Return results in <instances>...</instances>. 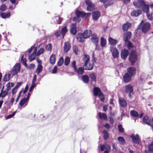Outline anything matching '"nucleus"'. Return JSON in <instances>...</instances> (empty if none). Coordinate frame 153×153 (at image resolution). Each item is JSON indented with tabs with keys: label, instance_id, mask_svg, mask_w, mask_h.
<instances>
[{
	"label": "nucleus",
	"instance_id": "obj_50",
	"mask_svg": "<svg viewBox=\"0 0 153 153\" xmlns=\"http://www.w3.org/2000/svg\"><path fill=\"white\" fill-rule=\"evenodd\" d=\"M52 46L51 44L49 43L46 45L45 46V49L48 51H51L52 49Z\"/></svg>",
	"mask_w": 153,
	"mask_h": 153
},
{
	"label": "nucleus",
	"instance_id": "obj_32",
	"mask_svg": "<svg viewBox=\"0 0 153 153\" xmlns=\"http://www.w3.org/2000/svg\"><path fill=\"white\" fill-rule=\"evenodd\" d=\"M89 77L91 81H94L95 82L96 81V76L94 73H91L89 74Z\"/></svg>",
	"mask_w": 153,
	"mask_h": 153
},
{
	"label": "nucleus",
	"instance_id": "obj_20",
	"mask_svg": "<svg viewBox=\"0 0 153 153\" xmlns=\"http://www.w3.org/2000/svg\"><path fill=\"white\" fill-rule=\"evenodd\" d=\"M132 24L131 23L127 22L126 23L124 24L122 26V29L124 31H127L129 28L131 27Z\"/></svg>",
	"mask_w": 153,
	"mask_h": 153
},
{
	"label": "nucleus",
	"instance_id": "obj_14",
	"mask_svg": "<svg viewBox=\"0 0 153 153\" xmlns=\"http://www.w3.org/2000/svg\"><path fill=\"white\" fill-rule=\"evenodd\" d=\"M142 12L140 9L134 10L132 11L131 15L133 17H137L142 14Z\"/></svg>",
	"mask_w": 153,
	"mask_h": 153
},
{
	"label": "nucleus",
	"instance_id": "obj_52",
	"mask_svg": "<svg viewBox=\"0 0 153 153\" xmlns=\"http://www.w3.org/2000/svg\"><path fill=\"white\" fill-rule=\"evenodd\" d=\"M118 128L119 131L121 132H124V129L123 128L121 124H120L118 126Z\"/></svg>",
	"mask_w": 153,
	"mask_h": 153
},
{
	"label": "nucleus",
	"instance_id": "obj_63",
	"mask_svg": "<svg viewBox=\"0 0 153 153\" xmlns=\"http://www.w3.org/2000/svg\"><path fill=\"white\" fill-rule=\"evenodd\" d=\"M85 3L88 6V7L92 6V3L89 1H85Z\"/></svg>",
	"mask_w": 153,
	"mask_h": 153
},
{
	"label": "nucleus",
	"instance_id": "obj_22",
	"mask_svg": "<svg viewBox=\"0 0 153 153\" xmlns=\"http://www.w3.org/2000/svg\"><path fill=\"white\" fill-rule=\"evenodd\" d=\"M71 48V46L69 42H65L63 48L65 52H67L69 51Z\"/></svg>",
	"mask_w": 153,
	"mask_h": 153
},
{
	"label": "nucleus",
	"instance_id": "obj_58",
	"mask_svg": "<svg viewBox=\"0 0 153 153\" xmlns=\"http://www.w3.org/2000/svg\"><path fill=\"white\" fill-rule=\"evenodd\" d=\"M7 88L6 89V91H7V92L10 91L11 89V86L10 83H8L6 85Z\"/></svg>",
	"mask_w": 153,
	"mask_h": 153
},
{
	"label": "nucleus",
	"instance_id": "obj_12",
	"mask_svg": "<svg viewBox=\"0 0 153 153\" xmlns=\"http://www.w3.org/2000/svg\"><path fill=\"white\" fill-rule=\"evenodd\" d=\"M82 33H78L76 36V39L78 42H83L85 39V38Z\"/></svg>",
	"mask_w": 153,
	"mask_h": 153
},
{
	"label": "nucleus",
	"instance_id": "obj_16",
	"mask_svg": "<svg viewBox=\"0 0 153 153\" xmlns=\"http://www.w3.org/2000/svg\"><path fill=\"white\" fill-rule=\"evenodd\" d=\"M100 15L101 13L98 11H94L92 13L93 18L95 21L98 20Z\"/></svg>",
	"mask_w": 153,
	"mask_h": 153
},
{
	"label": "nucleus",
	"instance_id": "obj_23",
	"mask_svg": "<svg viewBox=\"0 0 153 153\" xmlns=\"http://www.w3.org/2000/svg\"><path fill=\"white\" fill-rule=\"evenodd\" d=\"M83 61L85 62V66L88 64V62L90 59V56L87 54H84L82 58Z\"/></svg>",
	"mask_w": 153,
	"mask_h": 153
},
{
	"label": "nucleus",
	"instance_id": "obj_2",
	"mask_svg": "<svg viewBox=\"0 0 153 153\" xmlns=\"http://www.w3.org/2000/svg\"><path fill=\"white\" fill-rule=\"evenodd\" d=\"M140 24L141 27L142 31L144 33H147L150 28V24L147 22L144 23L143 20L141 21Z\"/></svg>",
	"mask_w": 153,
	"mask_h": 153
},
{
	"label": "nucleus",
	"instance_id": "obj_56",
	"mask_svg": "<svg viewBox=\"0 0 153 153\" xmlns=\"http://www.w3.org/2000/svg\"><path fill=\"white\" fill-rule=\"evenodd\" d=\"M16 112V111L14 112L12 114L8 115L6 117V119L10 118L13 117L15 114Z\"/></svg>",
	"mask_w": 153,
	"mask_h": 153
},
{
	"label": "nucleus",
	"instance_id": "obj_64",
	"mask_svg": "<svg viewBox=\"0 0 153 153\" xmlns=\"http://www.w3.org/2000/svg\"><path fill=\"white\" fill-rule=\"evenodd\" d=\"M29 61L31 62L32 61L34 60L35 59V57L33 56V54H31L29 57Z\"/></svg>",
	"mask_w": 153,
	"mask_h": 153
},
{
	"label": "nucleus",
	"instance_id": "obj_54",
	"mask_svg": "<svg viewBox=\"0 0 153 153\" xmlns=\"http://www.w3.org/2000/svg\"><path fill=\"white\" fill-rule=\"evenodd\" d=\"M97 59L94 56V52L92 53V59L91 60L92 63L94 64V62H96Z\"/></svg>",
	"mask_w": 153,
	"mask_h": 153
},
{
	"label": "nucleus",
	"instance_id": "obj_27",
	"mask_svg": "<svg viewBox=\"0 0 153 153\" xmlns=\"http://www.w3.org/2000/svg\"><path fill=\"white\" fill-rule=\"evenodd\" d=\"M11 14L10 12L6 13H0V16L3 19H6L9 18Z\"/></svg>",
	"mask_w": 153,
	"mask_h": 153
},
{
	"label": "nucleus",
	"instance_id": "obj_29",
	"mask_svg": "<svg viewBox=\"0 0 153 153\" xmlns=\"http://www.w3.org/2000/svg\"><path fill=\"white\" fill-rule=\"evenodd\" d=\"M84 69L83 67H79L78 68V69L76 68V71H76L78 74L82 75L84 73Z\"/></svg>",
	"mask_w": 153,
	"mask_h": 153
},
{
	"label": "nucleus",
	"instance_id": "obj_43",
	"mask_svg": "<svg viewBox=\"0 0 153 153\" xmlns=\"http://www.w3.org/2000/svg\"><path fill=\"white\" fill-rule=\"evenodd\" d=\"M146 13V14L148 19L151 21L153 20V13Z\"/></svg>",
	"mask_w": 153,
	"mask_h": 153
},
{
	"label": "nucleus",
	"instance_id": "obj_13",
	"mask_svg": "<svg viewBox=\"0 0 153 153\" xmlns=\"http://www.w3.org/2000/svg\"><path fill=\"white\" fill-rule=\"evenodd\" d=\"M129 54V51L127 49H124L123 50L121 53V57L122 59L125 60Z\"/></svg>",
	"mask_w": 153,
	"mask_h": 153
},
{
	"label": "nucleus",
	"instance_id": "obj_42",
	"mask_svg": "<svg viewBox=\"0 0 153 153\" xmlns=\"http://www.w3.org/2000/svg\"><path fill=\"white\" fill-rule=\"evenodd\" d=\"M141 30V27L140 26V24H139L137 29L135 30V35L137 36L139 35Z\"/></svg>",
	"mask_w": 153,
	"mask_h": 153
},
{
	"label": "nucleus",
	"instance_id": "obj_19",
	"mask_svg": "<svg viewBox=\"0 0 153 153\" xmlns=\"http://www.w3.org/2000/svg\"><path fill=\"white\" fill-rule=\"evenodd\" d=\"M82 34L84 36V37H85V39H86L89 38L90 36L92 35L91 31V30H85Z\"/></svg>",
	"mask_w": 153,
	"mask_h": 153
},
{
	"label": "nucleus",
	"instance_id": "obj_44",
	"mask_svg": "<svg viewBox=\"0 0 153 153\" xmlns=\"http://www.w3.org/2000/svg\"><path fill=\"white\" fill-rule=\"evenodd\" d=\"M64 62V59L62 57H61L57 63V65L58 66H61Z\"/></svg>",
	"mask_w": 153,
	"mask_h": 153
},
{
	"label": "nucleus",
	"instance_id": "obj_59",
	"mask_svg": "<svg viewBox=\"0 0 153 153\" xmlns=\"http://www.w3.org/2000/svg\"><path fill=\"white\" fill-rule=\"evenodd\" d=\"M36 84H32L29 88V91L31 92L33 90L34 88L36 86Z\"/></svg>",
	"mask_w": 153,
	"mask_h": 153
},
{
	"label": "nucleus",
	"instance_id": "obj_28",
	"mask_svg": "<svg viewBox=\"0 0 153 153\" xmlns=\"http://www.w3.org/2000/svg\"><path fill=\"white\" fill-rule=\"evenodd\" d=\"M82 79L84 83H88L89 80V77L87 75H84L82 76Z\"/></svg>",
	"mask_w": 153,
	"mask_h": 153
},
{
	"label": "nucleus",
	"instance_id": "obj_57",
	"mask_svg": "<svg viewBox=\"0 0 153 153\" xmlns=\"http://www.w3.org/2000/svg\"><path fill=\"white\" fill-rule=\"evenodd\" d=\"M100 99L102 102H104L105 100V97L103 93H101L100 95Z\"/></svg>",
	"mask_w": 153,
	"mask_h": 153
},
{
	"label": "nucleus",
	"instance_id": "obj_61",
	"mask_svg": "<svg viewBox=\"0 0 153 153\" xmlns=\"http://www.w3.org/2000/svg\"><path fill=\"white\" fill-rule=\"evenodd\" d=\"M35 67V65L34 64L31 63L30 64L29 66L27 68L29 69H33Z\"/></svg>",
	"mask_w": 153,
	"mask_h": 153
},
{
	"label": "nucleus",
	"instance_id": "obj_30",
	"mask_svg": "<svg viewBox=\"0 0 153 153\" xmlns=\"http://www.w3.org/2000/svg\"><path fill=\"white\" fill-rule=\"evenodd\" d=\"M130 114L131 116L134 117H139V114L138 112L134 110H132L130 111Z\"/></svg>",
	"mask_w": 153,
	"mask_h": 153
},
{
	"label": "nucleus",
	"instance_id": "obj_15",
	"mask_svg": "<svg viewBox=\"0 0 153 153\" xmlns=\"http://www.w3.org/2000/svg\"><path fill=\"white\" fill-rule=\"evenodd\" d=\"M94 95L95 96H98L100 97V95L101 93H102L101 92V90L100 88L97 87H94L93 90Z\"/></svg>",
	"mask_w": 153,
	"mask_h": 153
},
{
	"label": "nucleus",
	"instance_id": "obj_7",
	"mask_svg": "<svg viewBox=\"0 0 153 153\" xmlns=\"http://www.w3.org/2000/svg\"><path fill=\"white\" fill-rule=\"evenodd\" d=\"M110 51L114 58H117L119 56V52L118 50L115 47L111 46L110 48Z\"/></svg>",
	"mask_w": 153,
	"mask_h": 153
},
{
	"label": "nucleus",
	"instance_id": "obj_51",
	"mask_svg": "<svg viewBox=\"0 0 153 153\" xmlns=\"http://www.w3.org/2000/svg\"><path fill=\"white\" fill-rule=\"evenodd\" d=\"M7 9L6 5L4 4H2L0 7V10L2 12L5 11Z\"/></svg>",
	"mask_w": 153,
	"mask_h": 153
},
{
	"label": "nucleus",
	"instance_id": "obj_36",
	"mask_svg": "<svg viewBox=\"0 0 153 153\" xmlns=\"http://www.w3.org/2000/svg\"><path fill=\"white\" fill-rule=\"evenodd\" d=\"M8 94V92L5 90H1L0 93V97H4Z\"/></svg>",
	"mask_w": 153,
	"mask_h": 153
},
{
	"label": "nucleus",
	"instance_id": "obj_39",
	"mask_svg": "<svg viewBox=\"0 0 153 153\" xmlns=\"http://www.w3.org/2000/svg\"><path fill=\"white\" fill-rule=\"evenodd\" d=\"M117 140L121 144L123 145L125 143V139L123 137H119L117 138Z\"/></svg>",
	"mask_w": 153,
	"mask_h": 153
},
{
	"label": "nucleus",
	"instance_id": "obj_38",
	"mask_svg": "<svg viewBox=\"0 0 153 153\" xmlns=\"http://www.w3.org/2000/svg\"><path fill=\"white\" fill-rule=\"evenodd\" d=\"M24 56L23 55L22 56L21 60V62L25 67L27 68L28 66L26 63V59L25 58H24Z\"/></svg>",
	"mask_w": 153,
	"mask_h": 153
},
{
	"label": "nucleus",
	"instance_id": "obj_21",
	"mask_svg": "<svg viewBox=\"0 0 153 153\" xmlns=\"http://www.w3.org/2000/svg\"><path fill=\"white\" fill-rule=\"evenodd\" d=\"M94 64L92 63L89 62L88 64L86 65L85 66V64L83 65V68L85 70H91L93 68Z\"/></svg>",
	"mask_w": 153,
	"mask_h": 153
},
{
	"label": "nucleus",
	"instance_id": "obj_37",
	"mask_svg": "<svg viewBox=\"0 0 153 153\" xmlns=\"http://www.w3.org/2000/svg\"><path fill=\"white\" fill-rule=\"evenodd\" d=\"M68 31V29L67 28V27L65 26H64L62 29L61 30V34L62 35L63 37L65 35V33Z\"/></svg>",
	"mask_w": 153,
	"mask_h": 153
},
{
	"label": "nucleus",
	"instance_id": "obj_18",
	"mask_svg": "<svg viewBox=\"0 0 153 153\" xmlns=\"http://www.w3.org/2000/svg\"><path fill=\"white\" fill-rule=\"evenodd\" d=\"M132 77L131 76L129 75L127 73H126L123 76V79L124 82H129Z\"/></svg>",
	"mask_w": 153,
	"mask_h": 153
},
{
	"label": "nucleus",
	"instance_id": "obj_17",
	"mask_svg": "<svg viewBox=\"0 0 153 153\" xmlns=\"http://www.w3.org/2000/svg\"><path fill=\"white\" fill-rule=\"evenodd\" d=\"M70 32L73 35H75L77 32L76 29V25L75 23H73L71 25Z\"/></svg>",
	"mask_w": 153,
	"mask_h": 153
},
{
	"label": "nucleus",
	"instance_id": "obj_53",
	"mask_svg": "<svg viewBox=\"0 0 153 153\" xmlns=\"http://www.w3.org/2000/svg\"><path fill=\"white\" fill-rule=\"evenodd\" d=\"M73 50L74 52L76 55L78 54V48L76 45H74L73 46Z\"/></svg>",
	"mask_w": 153,
	"mask_h": 153
},
{
	"label": "nucleus",
	"instance_id": "obj_11",
	"mask_svg": "<svg viewBox=\"0 0 153 153\" xmlns=\"http://www.w3.org/2000/svg\"><path fill=\"white\" fill-rule=\"evenodd\" d=\"M131 33L130 31H127L123 35V39L125 42L129 41L131 37Z\"/></svg>",
	"mask_w": 153,
	"mask_h": 153
},
{
	"label": "nucleus",
	"instance_id": "obj_49",
	"mask_svg": "<svg viewBox=\"0 0 153 153\" xmlns=\"http://www.w3.org/2000/svg\"><path fill=\"white\" fill-rule=\"evenodd\" d=\"M27 101V100L26 99V98H24L23 99H22L19 103V104L21 106H22Z\"/></svg>",
	"mask_w": 153,
	"mask_h": 153
},
{
	"label": "nucleus",
	"instance_id": "obj_60",
	"mask_svg": "<svg viewBox=\"0 0 153 153\" xmlns=\"http://www.w3.org/2000/svg\"><path fill=\"white\" fill-rule=\"evenodd\" d=\"M71 64L72 66L74 68V71H76V61L75 60H74Z\"/></svg>",
	"mask_w": 153,
	"mask_h": 153
},
{
	"label": "nucleus",
	"instance_id": "obj_1",
	"mask_svg": "<svg viewBox=\"0 0 153 153\" xmlns=\"http://www.w3.org/2000/svg\"><path fill=\"white\" fill-rule=\"evenodd\" d=\"M133 4L136 9L141 8L144 13L149 12V5L144 0H137L133 2Z\"/></svg>",
	"mask_w": 153,
	"mask_h": 153
},
{
	"label": "nucleus",
	"instance_id": "obj_62",
	"mask_svg": "<svg viewBox=\"0 0 153 153\" xmlns=\"http://www.w3.org/2000/svg\"><path fill=\"white\" fill-rule=\"evenodd\" d=\"M57 67L56 66H55L54 67V68L53 69V70L52 71V73L53 74H54L56 73L57 72Z\"/></svg>",
	"mask_w": 153,
	"mask_h": 153
},
{
	"label": "nucleus",
	"instance_id": "obj_6",
	"mask_svg": "<svg viewBox=\"0 0 153 153\" xmlns=\"http://www.w3.org/2000/svg\"><path fill=\"white\" fill-rule=\"evenodd\" d=\"M124 90L125 92L129 94L128 96L129 98L132 97L131 93L133 91V88L132 85L129 84L126 85L124 87Z\"/></svg>",
	"mask_w": 153,
	"mask_h": 153
},
{
	"label": "nucleus",
	"instance_id": "obj_41",
	"mask_svg": "<svg viewBox=\"0 0 153 153\" xmlns=\"http://www.w3.org/2000/svg\"><path fill=\"white\" fill-rule=\"evenodd\" d=\"M102 133L103 134V138L104 140H106L107 139L109 136L108 133L107 131L105 130H104L102 131Z\"/></svg>",
	"mask_w": 153,
	"mask_h": 153
},
{
	"label": "nucleus",
	"instance_id": "obj_5",
	"mask_svg": "<svg viewBox=\"0 0 153 153\" xmlns=\"http://www.w3.org/2000/svg\"><path fill=\"white\" fill-rule=\"evenodd\" d=\"M20 67L19 63H17L15 65L11 71V74L13 76L16 74L20 71Z\"/></svg>",
	"mask_w": 153,
	"mask_h": 153
},
{
	"label": "nucleus",
	"instance_id": "obj_46",
	"mask_svg": "<svg viewBox=\"0 0 153 153\" xmlns=\"http://www.w3.org/2000/svg\"><path fill=\"white\" fill-rule=\"evenodd\" d=\"M143 123L148 125H150V123L148 122V117L147 116H145L143 118Z\"/></svg>",
	"mask_w": 153,
	"mask_h": 153
},
{
	"label": "nucleus",
	"instance_id": "obj_47",
	"mask_svg": "<svg viewBox=\"0 0 153 153\" xmlns=\"http://www.w3.org/2000/svg\"><path fill=\"white\" fill-rule=\"evenodd\" d=\"M82 18H87L91 16V13H86L85 12L83 11L82 14Z\"/></svg>",
	"mask_w": 153,
	"mask_h": 153
},
{
	"label": "nucleus",
	"instance_id": "obj_34",
	"mask_svg": "<svg viewBox=\"0 0 153 153\" xmlns=\"http://www.w3.org/2000/svg\"><path fill=\"white\" fill-rule=\"evenodd\" d=\"M42 69L43 67L42 65L41 64H38L36 71L38 75L39 74V73L42 71Z\"/></svg>",
	"mask_w": 153,
	"mask_h": 153
},
{
	"label": "nucleus",
	"instance_id": "obj_31",
	"mask_svg": "<svg viewBox=\"0 0 153 153\" xmlns=\"http://www.w3.org/2000/svg\"><path fill=\"white\" fill-rule=\"evenodd\" d=\"M125 45L128 48L129 50H131L134 47V46L131 42L130 41L125 42Z\"/></svg>",
	"mask_w": 153,
	"mask_h": 153
},
{
	"label": "nucleus",
	"instance_id": "obj_45",
	"mask_svg": "<svg viewBox=\"0 0 153 153\" xmlns=\"http://www.w3.org/2000/svg\"><path fill=\"white\" fill-rule=\"evenodd\" d=\"M83 12V11H80L78 10L76 11L75 13L77 18H79L80 16H81L82 17Z\"/></svg>",
	"mask_w": 153,
	"mask_h": 153
},
{
	"label": "nucleus",
	"instance_id": "obj_3",
	"mask_svg": "<svg viewBox=\"0 0 153 153\" xmlns=\"http://www.w3.org/2000/svg\"><path fill=\"white\" fill-rule=\"evenodd\" d=\"M91 41L93 44L95 46V50H99L100 49V46L98 45L99 39L96 33L91 35Z\"/></svg>",
	"mask_w": 153,
	"mask_h": 153
},
{
	"label": "nucleus",
	"instance_id": "obj_33",
	"mask_svg": "<svg viewBox=\"0 0 153 153\" xmlns=\"http://www.w3.org/2000/svg\"><path fill=\"white\" fill-rule=\"evenodd\" d=\"M106 44V40L104 38L102 37L100 39V45L102 47L105 46Z\"/></svg>",
	"mask_w": 153,
	"mask_h": 153
},
{
	"label": "nucleus",
	"instance_id": "obj_24",
	"mask_svg": "<svg viewBox=\"0 0 153 153\" xmlns=\"http://www.w3.org/2000/svg\"><path fill=\"white\" fill-rule=\"evenodd\" d=\"M119 103L120 106L123 108H125L127 105V103L124 99H119Z\"/></svg>",
	"mask_w": 153,
	"mask_h": 153
},
{
	"label": "nucleus",
	"instance_id": "obj_35",
	"mask_svg": "<svg viewBox=\"0 0 153 153\" xmlns=\"http://www.w3.org/2000/svg\"><path fill=\"white\" fill-rule=\"evenodd\" d=\"M99 116L101 119L104 120L107 119V116L105 113H102L101 112H100L99 113Z\"/></svg>",
	"mask_w": 153,
	"mask_h": 153
},
{
	"label": "nucleus",
	"instance_id": "obj_48",
	"mask_svg": "<svg viewBox=\"0 0 153 153\" xmlns=\"http://www.w3.org/2000/svg\"><path fill=\"white\" fill-rule=\"evenodd\" d=\"M70 62V59L68 56H67L65 58L64 62V64L65 65H68L69 64Z\"/></svg>",
	"mask_w": 153,
	"mask_h": 153
},
{
	"label": "nucleus",
	"instance_id": "obj_4",
	"mask_svg": "<svg viewBox=\"0 0 153 153\" xmlns=\"http://www.w3.org/2000/svg\"><path fill=\"white\" fill-rule=\"evenodd\" d=\"M137 54L135 51H132L130 54L129 59L132 65L134 64L137 61Z\"/></svg>",
	"mask_w": 153,
	"mask_h": 153
},
{
	"label": "nucleus",
	"instance_id": "obj_26",
	"mask_svg": "<svg viewBox=\"0 0 153 153\" xmlns=\"http://www.w3.org/2000/svg\"><path fill=\"white\" fill-rule=\"evenodd\" d=\"M108 41L110 45L113 46L115 45L118 42L117 40L113 39L111 37L109 38Z\"/></svg>",
	"mask_w": 153,
	"mask_h": 153
},
{
	"label": "nucleus",
	"instance_id": "obj_40",
	"mask_svg": "<svg viewBox=\"0 0 153 153\" xmlns=\"http://www.w3.org/2000/svg\"><path fill=\"white\" fill-rule=\"evenodd\" d=\"M55 55L53 54L50 57V62L51 64H53L55 63Z\"/></svg>",
	"mask_w": 153,
	"mask_h": 153
},
{
	"label": "nucleus",
	"instance_id": "obj_10",
	"mask_svg": "<svg viewBox=\"0 0 153 153\" xmlns=\"http://www.w3.org/2000/svg\"><path fill=\"white\" fill-rule=\"evenodd\" d=\"M126 73L131 76L133 77L136 74V69L134 67H130L128 68Z\"/></svg>",
	"mask_w": 153,
	"mask_h": 153
},
{
	"label": "nucleus",
	"instance_id": "obj_25",
	"mask_svg": "<svg viewBox=\"0 0 153 153\" xmlns=\"http://www.w3.org/2000/svg\"><path fill=\"white\" fill-rule=\"evenodd\" d=\"M148 151H145V153H153V141L150 144H149L148 146Z\"/></svg>",
	"mask_w": 153,
	"mask_h": 153
},
{
	"label": "nucleus",
	"instance_id": "obj_8",
	"mask_svg": "<svg viewBox=\"0 0 153 153\" xmlns=\"http://www.w3.org/2000/svg\"><path fill=\"white\" fill-rule=\"evenodd\" d=\"M130 137L132 139L133 142L135 144H139L140 142V139L139 135L136 134L135 135L132 134L130 136Z\"/></svg>",
	"mask_w": 153,
	"mask_h": 153
},
{
	"label": "nucleus",
	"instance_id": "obj_9",
	"mask_svg": "<svg viewBox=\"0 0 153 153\" xmlns=\"http://www.w3.org/2000/svg\"><path fill=\"white\" fill-rule=\"evenodd\" d=\"M100 150L102 151L105 150L104 153H109L110 150V147L108 144H105L101 145L100 146Z\"/></svg>",
	"mask_w": 153,
	"mask_h": 153
},
{
	"label": "nucleus",
	"instance_id": "obj_55",
	"mask_svg": "<svg viewBox=\"0 0 153 153\" xmlns=\"http://www.w3.org/2000/svg\"><path fill=\"white\" fill-rule=\"evenodd\" d=\"M44 51V49L43 48H41L38 51L37 54V56H39L43 53Z\"/></svg>",
	"mask_w": 153,
	"mask_h": 153
}]
</instances>
